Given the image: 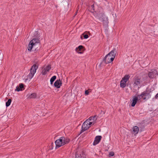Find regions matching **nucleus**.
Listing matches in <instances>:
<instances>
[{
    "label": "nucleus",
    "mask_w": 158,
    "mask_h": 158,
    "mask_svg": "<svg viewBox=\"0 0 158 158\" xmlns=\"http://www.w3.org/2000/svg\"><path fill=\"white\" fill-rule=\"evenodd\" d=\"M40 40L38 39H33L30 41L28 44V50L31 51L32 49L36 51L39 50L40 47Z\"/></svg>",
    "instance_id": "f257e3e1"
},
{
    "label": "nucleus",
    "mask_w": 158,
    "mask_h": 158,
    "mask_svg": "<svg viewBox=\"0 0 158 158\" xmlns=\"http://www.w3.org/2000/svg\"><path fill=\"white\" fill-rule=\"evenodd\" d=\"M70 141V139L64 136L60 137L55 142L56 144L55 148L57 149L65 144H68Z\"/></svg>",
    "instance_id": "f03ea898"
},
{
    "label": "nucleus",
    "mask_w": 158,
    "mask_h": 158,
    "mask_svg": "<svg viewBox=\"0 0 158 158\" xmlns=\"http://www.w3.org/2000/svg\"><path fill=\"white\" fill-rule=\"evenodd\" d=\"M152 91L151 89L147 88L146 90L142 92L140 94L138 95L139 98L141 97L143 100H147L151 98V96Z\"/></svg>",
    "instance_id": "7ed1b4c3"
},
{
    "label": "nucleus",
    "mask_w": 158,
    "mask_h": 158,
    "mask_svg": "<svg viewBox=\"0 0 158 158\" xmlns=\"http://www.w3.org/2000/svg\"><path fill=\"white\" fill-rule=\"evenodd\" d=\"M38 68V64H34L31 66L30 70V73L27 76L28 79H31L33 77Z\"/></svg>",
    "instance_id": "20e7f679"
},
{
    "label": "nucleus",
    "mask_w": 158,
    "mask_h": 158,
    "mask_svg": "<svg viewBox=\"0 0 158 158\" xmlns=\"http://www.w3.org/2000/svg\"><path fill=\"white\" fill-rule=\"evenodd\" d=\"M100 13H98L94 15V16L96 17L98 19L101 20V21H103L104 24L105 25H107L108 23V18H103V15H101L102 17L100 16Z\"/></svg>",
    "instance_id": "39448f33"
},
{
    "label": "nucleus",
    "mask_w": 158,
    "mask_h": 158,
    "mask_svg": "<svg viewBox=\"0 0 158 158\" xmlns=\"http://www.w3.org/2000/svg\"><path fill=\"white\" fill-rule=\"evenodd\" d=\"M114 60V58L112 57L109 54L106 55L104 58L103 59L102 63H105L106 64H107L112 62Z\"/></svg>",
    "instance_id": "423d86ee"
},
{
    "label": "nucleus",
    "mask_w": 158,
    "mask_h": 158,
    "mask_svg": "<svg viewBox=\"0 0 158 158\" xmlns=\"http://www.w3.org/2000/svg\"><path fill=\"white\" fill-rule=\"evenodd\" d=\"M156 75H158V73L156 70L152 69L149 72L148 75L150 78L152 79L154 78L155 76Z\"/></svg>",
    "instance_id": "0eeeda50"
},
{
    "label": "nucleus",
    "mask_w": 158,
    "mask_h": 158,
    "mask_svg": "<svg viewBox=\"0 0 158 158\" xmlns=\"http://www.w3.org/2000/svg\"><path fill=\"white\" fill-rule=\"evenodd\" d=\"M88 119L83 123L82 126V129L81 131L80 134H81L89 128L88 125Z\"/></svg>",
    "instance_id": "6e6552de"
},
{
    "label": "nucleus",
    "mask_w": 158,
    "mask_h": 158,
    "mask_svg": "<svg viewBox=\"0 0 158 158\" xmlns=\"http://www.w3.org/2000/svg\"><path fill=\"white\" fill-rule=\"evenodd\" d=\"M51 68L50 66L49 65H48L46 67L43 69L41 73L43 75H45L47 74V72L49 71Z\"/></svg>",
    "instance_id": "1a4fd4ad"
},
{
    "label": "nucleus",
    "mask_w": 158,
    "mask_h": 158,
    "mask_svg": "<svg viewBox=\"0 0 158 158\" xmlns=\"http://www.w3.org/2000/svg\"><path fill=\"white\" fill-rule=\"evenodd\" d=\"M86 156L84 152H82L80 153L77 152L75 155V158H86Z\"/></svg>",
    "instance_id": "9d476101"
},
{
    "label": "nucleus",
    "mask_w": 158,
    "mask_h": 158,
    "mask_svg": "<svg viewBox=\"0 0 158 158\" xmlns=\"http://www.w3.org/2000/svg\"><path fill=\"white\" fill-rule=\"evenodd\" d=\"M101 136H97L95 138L94 141L93 143V145H95L98 144V143H99V142H100V140H101Z\"/></svg>",
    "instance_id": "9b49d317"
},
{
    "label": "nucleus",
    "mask_w": 158,
    "mask_h": 158,
    "mask_svg": "<svg viewBox=\"0 0 158 158\" xmlns=\"http://www.w3.org/2000/svg\"><path fill=\"white\" fill-rule=\"evenodd\" d=\"M138 97H137L135 96L132 99V102L131 104V106L132 107H134L135 104H136L137 101L138 100H139L141 98H139V99H138Z\"/></svg>",
    "instance_id": "f8f14e48"
},
{
    "label": "nucleus",
    "mask_w": 158,
    "mask_h": 158,
    "mask_svg": "<svg viewBox=\"0 0 158 158\" xmlns=\"http://www.w3.org/2000/svg\"><path fill=\"white\" fill-rule=\"evenodd\" d=\"M61 84V81L60 80V79H59L55 81L54 83V86L57 88H59L60 87Z\"/></svg>",
    "instance_id": "ddd939ff"
},
{
    "label": "nucleus",
    "mask_w": 158,
    "mask_h": 158,
    "mask_svg": "<svg viewBox=\"0 0 158 158\" xmlns=\"http://www.w3.org/2000/svg\"><path fill=\"white\" fill-rule=\"evenodd\" d=\"M141 82L140 78L138 77H136L134 79V84L135 85H140Z\"/></svg>",
    "instance_id": "4468645a"
},
{
    "label": "nucleus",
    "mask_w": 158,
    "mask_h": 158,
    "mask_svg": "<svg viewBox=\"0 0 158 158\" xmlns=\"http://www.w3.org/2000/svg\"><path fill=\"white\" fill-rule=\"evenodd\" d=\"M116 53V49L114 48L113 50L111 51L108 54H109L110 56H111L112 57H114V59Z\"/></svg>",
    "instance_id": "2eb2a0df"
},
{
    "label": "nucleus",
    "mask_w": 158,
    "mask_h": 158,
    "mask_svg": "<svg viewBox=\"0 0 158 158\" xmlns=\"http://www.w3.org/2000/svg\"><path fill=\"white\" fill-rule=\"evenodd\" d=\"M36 94L35 93H33L31 94H29L27 96V98L29 99L35 98L36 97Z\"/></svg>",
    "instance_id": "dca6fc26"
},
{
    "label": "nucleus",
    "mask_w": 158,
    "mask_h": 158,
    "mask_svg": "<svg viewBox=\"0 0 158 158\" xmlns=\"http://www.w3.org/2000/svg\"><path fill=\"white\" fill-rule=\"evenodd\" d=\"M83 48L84 47L83 46L80 45L79 46L78 48H77L76 49V52L78 53H81L82 52L81 51H82Z\"/></svg>",
    "instance_id": "f3484780"
},
{
    "label": "nucleus",
    "mask_w": 158,
    "mask_h": 158,
    "mask_svg": "<svg viewBox=\"0 0 158 158\" xmlns=\"http://www.w3.org/2000/svg\"><path fill=\"white\" fill-rule=\"evenodd\" d=\"M133 133L135 134H138L139 131V128L137 126H134L133 128Z\"/></svg>",
    "instance_id": "a211bd4d"
},
{
    "label": "nucleus",
    "mask_w": 158,
    "mask_h": 158,
    "mask_svg": "<svg viewBox=\"0 0 158 158\" xmlns=\"http://www.w3.org/2000/svg\"><path fill=\"white\" fill-rule=\"evenodd\" d=\"M130 76L129 75H127L124 76V77L122 78V80L123 81L125 82L126 83L129 80Z\"/></svg>",
    "instance_id": "6ab92c4d"
},
{
    "label": "nucleus",
    "mask_w": 158,
    "mask_h": 158,
    "mask_svg": "<svg viewBox=\"0 0 158 158\" xmlns=\"http://www.w3.org/2000/svg\"><path fill=\"white\" fill-rule=\"evenodd\" d=\"M126 83L125 82L121 80L120 82V86L121 87L123 88L126 86Z\"/></svg>",
    "instance_id": "aec40b11"
},
{
    "label": "nucleus",
    "mask_w": 158,
    "mask_h": 158,
    "mask_svg": "<svg viewBox=\"0 0 158 158\" xmlns=\"http://www.w3.org/2000/svg\"><path fill=\"white\" fill-rule=\"evenodd\" d=\"M82 36H83V38L84 39H87L88 37V35L87 34H85V32L83 33L81 35V39L82 40L83 39V37Z\"/></svg>",
    "instance_id": "412c9836"
},
{
    "label": "nucleus",
    "mask_w": 158,
    "mask_h": 158,
    "mask_svg": "<svg viewBox=\"0 0 158 158\" xmlns=\"http://www.w3.org/2000/svg\"><path fill=\"white\" fill-rule=\"evenodd\" d=\"M89 11L92 13H94L95 11L94 4L92 5L89 7Z\"/></svg>",
    "instance_id": "4be33fe9"
},
{
    "label": "nucleus",
    "mask_w": 158,
    "mask_h": 158,
    "mask_svg": "<svg viewBox=\"0 0 158 158\" xmlns=\"http://www.w3.org/2000/svg\"><path fill=\"white\" fill-rule=\"evenodd\" d=\"M56 76H53L50 79V81L51 85H52L54 81L56 79Z\"/></svg>",
    "instance_id": "5701e85b"
},
{
    "label": "nucleus",
    "mask_w": 158,
    "mask_h": 158,
    "mask_svg": "<svg viewBox=\"0 0 158 158\" xmlns=\"http://www.w3.org/2000/svg\"><path fill=\"white\" fill-rule=\"evenodd\" d=\"M11 102V99H8L7 101L6 102V107L9 106Z\"/></svg>",
    "instance_id": "b1692460"
},
{
    "label": "nucleus",
    "mask_w": 158,
    "mask_h": 158,
    "mask_svg": "<svg viewBox=\"0 0 158 158\" xmlns=\"http://www.w3.org/2000/svg\"><path fill=\"white\" fill-rule=\"evenodd\" d=\"M96 117H97V115H95L94 116L90 117L89 118V121H92L94 120L95 121V118Z\"/></svg>",
    "instance_id": "393cba45"
},
{
    "label": "nucleus",
    "mask_w": 158,
    "mask_h": 158,
    "mask_svg": "<svg viewBox=\"0 0 158 158\" xmlns=\"http://www.w3.org/2000/svg\"><path fill=\"white\" fill-rule=\"evenodd\" d=\"M19 87L22 90V89L24 88V85L22 83H20L19 84Z\"/></svg>",
    "instance_id": "a878e982"
},
{
    "label": "nucleus",
    "mask_w": 158,
    "mask_h": 158,
    "mask_svg": "<svg viewBox=\"0 0 158 158\" xmlns=\"http://www.w3.org/2000/svg\"><path fill=\"white\" fill-rule=\"evenodd\" d=\"M15 91H19L20 90H21L19 87L18 86L16 87V89L15 90Z\"/></svg>",
    "instance_id": "bb28decb"
},
{
    "label": "nucleus",
    "mask_w": 158,
    "mask_h": 158,
    "mask_svg": "<svg viewBox=\"0 0 158 158\" xmlns=\"http://www.w3.org/2000/svg\"><path fill=\"white\" fill-rule=\"evenodd\" d=\"M114 153L113 152H110L109 154V156H114Z\"/></svg>",
    "instance_id": "cd10ccee"
},
{
    "label": "nucleus",
    "mask_w": 158,
    "mask_h": 158,
    "mask_svg": "<svg viewBox=\"0 0 158 158\" xmlns=\"http://www.w3.org/2000/svg\"><path fill=\"white\" fill-rule=\"evenodd\" d=\"M93 124L92 122H89V121L88 120V125L89 128L90 127L91 125Z\"/></svg>",
    "instance_id": "c85d7f7f"
},
{
    "label": "nucleus",
    "mask_w": 158,
    "mask_h": 158,
    "mask_svg": "<svg viewBox=\"0 0 158 158\" xmlns=\"http://www.w3.org/2000/svg\"><path fill=\"white\" fill-rule=\"evenodd\" d=\"M89 94V92L88 90H86L85 91V95H88Z\"/></svg>",
    "instance_id": "c756f323"
},
{
    "label": "nucleus",
    "mask_w": 158,
    "mask_h": 158,
    "mask_svg": "<svg viewBox=\"0 0 158 158\" xmlns=\"http://www.w3.org/2000/svg\"><path fill=\"white\" fill-rule=\"evenodd\" d=\"M53 145H54V143H52H52H51V146H52V148H50V149H53Z\"/></svg>",
    "instance_id": "7c9ffc66"
},
{
    "label": "nucleus",
    "mask_w": 158,
    "mask_h": 158,
    "mask_svg": "<svg viewBox=\"0 0 158 158\" xmlns=\"http://www.w3.org/2000/svg\"><path fill=\"white\" fill-rule=\"evenodd\" d=\"M105 113V112L104 111H102V110H101V114H104Z\"/></svg>",
    "instance_id": "2f4dec72"
},
{
    "label": "nucleus",
    "mask_w": 158,
    "mask_h": 158,
    "mask_svg": "<svg viewBox=\"0 0 158 158\" xmlns=\"http://www.w3.org/2000/svg\"><path fill=\"white\" fill-rule=\"evenodd\" d=\"M158 98V93L156 95V96H155V98H156V99H157Z\"/></svg>",
    "instance_id": "473e14b6"
},
{
    "label": "nucleus",
    "mask_w": 158,
    "mask_h": 158,
    "mask_svg": "<svg viewBox=\"0 0 158 158\" xmlns=\"http://www.w3.org/2000/svg\"><path fill=\"white\" fill-rule=\"evenodd\" d=\"M51 0H44V1H45L46 2V1H47V2H48V1H51Z\"/></svg>",
    "instance_id": "72a5a7b5"
},
{
    "label": "nucleus",
    "mask_w": 158,
    "mask_h": 158,
    "mask_svg": "<svg viewBox=\"0 0 158 158\" xmlns=\"http://www.w3.org/2000/svg\"><path fill=\"white\" fill-rule=\"evenodd\" d=\"M77 12H76L75 13V15H77Z\"/></svg>",
    "instance_id": "f704fd0d"
},
{
    "label": "nucleus",
    "mask_w": 158,
    "mask_h": 158,
    "mask_svg": "<svg viewBox=\"0 0 158 158\" xmlns=\"http://www.w3.org/2000/svg\"><path fill=\"white\" fill-rule=\"evenodd\" d=\"M88 33L89 34V32L88 31Z\"/></svg>",
    "instance_id": "c9c22d12"
}]
</instances>
